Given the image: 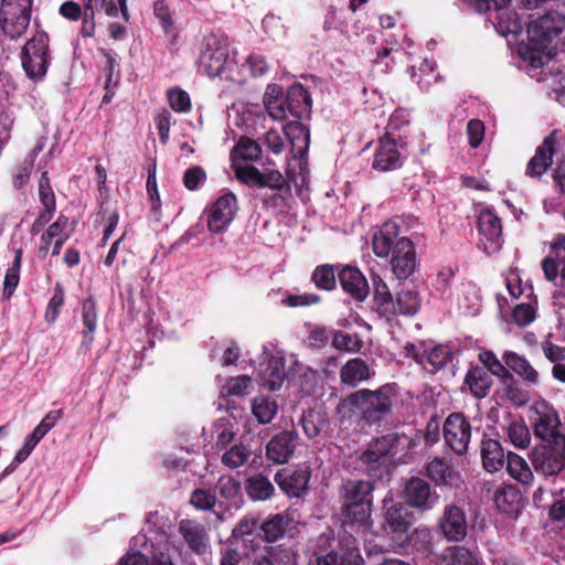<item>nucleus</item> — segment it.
Wrapping results in <instances>:
<instances>
[{
	"label": "nucleus",
	"instance_id": "obj_62",
	"mask_svg": "<svg viewBox=\"0 0 565 565\" xmlns=\"http://www.w3.org/2000/svg\"><path fill=\"white\" fill-rule=\"evenodd\" d=\"M215 497L206 490L198 489L191 495V503L199 510H210L215 504Z\"/></svg>",
	"mask_w": 565,
	"mask_h": 565
},
{
	"label": "nucleus",
	"instance_id": "obj_18",
	"mask_svg": "<svg viewBox=\"0 0 565 565\" xmlns=\"http://www.w3.org/2000/svg\"><path fill=\"white\" fill-rule=\"evenodd\" d=\"M298 434L285 430L275 435L266 446L268 460L277 465L286 463L294 455Z\"/></svg>",
	"mask_w": 565,
	"mask_h": 565
},
{
	"label": "nucleus",
	"instance_id": "obj_24",
	"mask_svg": "<svg viewBox=\"0 0 565 565\" xmlns=\"http://www.w3.org/2000/svg\"><path fill=\"white\" fill-rule=\"evenodd\" d=\"M343 522L347 526L367 531L371 527V503H344Z\"/></svg>",
	"mask_w": 565,
	"mask_h": 565
},
{
	"label": "nucleus",
	"instance_id": "obj_61",
	"mask_svg": "<svg viewBox=\"0 0 565 565\" xmlns=\"http://www.w3.org/2000/svg\"><path fill=\"white\" fill-rule=\"evenodd\" d=\"M63 303H64V295H63L61 287L57 285L53 297L50 299V302L47 305L46 312H45V320L49 323H53L56 320V318L58 316V311H60L61 307L63 306Z\"/></svg>",
	"mask_w": 565,
	"mask_h": 565
},
{
	"label": "nucleus",
	"instance_id": "obj_45",
	"mask_svg": "<svg viewBox=\"0 0 565 565\" xmlns=\"http://www.w3.org/2000/svg\"><path fill=\"white\" fill-rule=\"evenodd\" d=\"M396 310L402 315H415L420 307L418 294L414 290H402L396 296Z\"/></svg>",
	"mask_w": 565,
	"mask_h": 565
},
{
	"label": "nucleus",
	"instance_id": "obj_43",
	"mask_svg": "<svg viewBox=\"0 0 565 565\" xmlns=\"http://www.w3.org/2000/svg\"><path fill=\"white\" fill-rule=\"evenodd\" d=\"M446 565H478V558L463 546H451L445 552Z\"/></svg>",
	"mask_w": 565,
	"mask_h": 565
},
{
	"label": "nucleus",
	"instance_id": "obj_21",
	"mask_svg": "<svg viewBox=\"0 0 565 565\" xmlns=\"http://www.w3.org/2000/svg\"><path fill=\"white\" fill-rule=\"evenodd\" d=\"M179 533L194 553L203 555L210 548L209 536L205 527L191 520H182L179 523Z\"/></svg>",
	"mask_w": 565,
	"mask_h": 565
},
{
	"label": "nucleus",
	"instance_id": "obj_26",
	"mask_svg": "<svg viewBox=\"0 0 565 565\" xmlns=\"http://www.w3.org/2000/svg\"><path fill=\"white\" fill-rule=\"evenodd\" d=\"M287 106L291 117L300 119L309 115L311 99L302 85H292L287 92Z\"/></svg>",
	"mask_w": 565,
	"mask_h": 565
},
{
	"label": "nucleus",
	"instance_id": "obj_1",
	"mask_svg": "<svg viewBox=\"0 0 565 565\" xmlns=\"http://www.w3.org/2000/svg\"><path fill=\"white\" fill-rule=\"evenodd\" d=\"M373 250L379 257L392 254L391 268L398 279L409 277L416 267V257L413 243L399 236L398 225L395 222L385 223L373 236Z\"/></svg>",
	"mask_w": 565,
	"mask_h": 565
},
{
	"label": "nucleus",
	"instance_id": "obj_30",
	"mask_svg": "<svg viewBox=\"0 0 565 565\" xmlns=\"http://www.w3.org/2000/svg\"><path fill=\"white\" fill-rule=\"evenodd\" d=\"M450 359V350L446 345H433L424 350L417 356L418 363L423 365L429 373H435L445 366Z\"/></svg>",
	"mask_w": 565,
	"mask_h": 565
},
{
	"label": "nucleus",
	"instance_id": "obj_33",
	"mask_svg": "<svg viewBox=\"0 0 565 565\" xmlns=\"http://www.w3.org/2000/svg\"><path fill=\"white\" fill-rule=\"evenodd\" d=\"M340 376L344 384L356 386L370 377V369L362 359L355 358L342 366Z\"/></svg>",
	"mask_w": 565,
	"mask_h": 565
},
{
	"label": "nucleus",
	"instance_id": "obj_3",
	"mask_svg": "<svg viewBox=\"0 0 565 565\" xmlns=\"http://www.w3.org/2000/svg\"><path fill=\"white\" fill-rule=\"evenodd\" d=\"M198 63L203 72L211 77L228 72V77L235 79L234 56L226 39L221 35L210 33L203 38Z\"/></svg>",
	"mask_w": 565,
	"mask_h": 565
},
{
	"label": "nucleus",
	"instance_id": "obj_56",
	"mask_svg": "<svg viewBox=\"0 0 565 565\" xmlns=\"http://www.w3.org/2000/svg\"><path fill=\"white\" fill-rule=\"evenodd\" d=\"M286 184L285 177L280 171L275 169L265 168L260 174L259 188H270L274 190H281Z\"/></svg>",
	"mask_w": 565,
	"mask_h": 565
},
{
	"label": "nucleus",
	"instance_id": "obj_63",
	"mask_svg": "<svg viewBox=\"0 0 565 565\" xmlns=\"http://www.w3.org/2000/svg\"><path fill=\"white\" fill-rule=\"evenodd\" d=\"M153 12L159 20L161 28L168 33L173 28V21L170 14L169 7L162 0H159L153 6Z\"/></svg>",
	"mask_w": 565,
	"mask_h": 565
},
{
	"label": "nucleus",
	"instance_id": "obj_55",
	"mask_svg": "<svg viewBox=\"0 0 565 565\" xmlns=\"http://www.w3.org/2000/svg\"><path fill=\"white\" fill-rule=\"evenodd\" d=\"M170 107L178 113H185L191 109V99L186 92L173 88L168 92Z\"/></svg>",
	"mask_w": 565,
	"mask_h": 565
},
{
	"label": "nucleus",
	"instance_id": "obj_57",
	"mask_svg": "<svg viewBox=\"0 0 565 565\" xmlns=\"http://www.w3.org/2000/svg\"><path fill=\"white\" fill-rule=\"evenodd\" d=\"M332 344L338 350H344L349 352L359 351L361 348V341L352 334L338 331L333 334Z\"/></svg>",
	"mask_w": 565,
	"mask_h": 565
},
{
	"label": "nucleus",
	"instance_id": "obj_52",
	"mask_svg": "<svg viewBox=\"0 0 565 565\" xmlns=\"http://www.w3.org/2000/svg\"><path fill=\"white\" fill-rule=\"evenodd\" d=\"M312 280L317 287L331 290L335 286L334 270L329 265H322L315 269Z\"/></svg>",
	"mask_w": 565,
	"mask_h": 565
},
{
	"label": "nucleus",
	"instance_id": "obj_22",
	"mask_svg": "<svg viewBox=\"0 0 565 565\" xmlns=\"http://www.w3.org/2000/svg\"><path fill=\"white\" fill-rule=\"evenodd\" d=\"M339 279L344 291L350 294L355 300L363 301L369 292V284L363 274L355 267L347 266L340 274Z\"/></svg>",
	"mask_w": 565,
	"mask_h": 565
},
{
	"label": "nucleus",
	"instance_id": "obj_51",
	"mask_svg": "<svg viewBox=\"0 0 565 565\" xmlns=\"http://www.w3.org/2000/svg\"><path fill=\"white\" fill-rule=\"evenodd\" d=\"M510 441L519 448H525L530 444L531 435L523 422H512L507 428Z\"/></svg>",
	"mask_w": 565,
	"mask_h": 565
},
{
	"label": "nucleus",
	"instance_id": "obj_50",
	"mask_svg": "<svg viewBox=\"0 0 565 565\" xmlns=\"http://www.w3.org/2000/svg\"><path fill=\"white\" fill-rule=\"evenodd\" d=\"M288 525L287 516L276 514L263 523L262 530L268 541H276L279 539Z\"/></svg>",
	"mask_w": 565,
	"mask_h": 565
},
{
	"label": "nucleus",
	"instance_id": "obj_17",
	"mask_svg": "<svg viewBox=\"0 0 565 565\" xmlns=\"http://www.w3.org/2000/svg\"><path fill=\"white\" fill-rule=\"evenodd\" d=\"M406 503L420 511H429L438 503L439 495L420 478H411L403 491Z\"/></svg>",
	"mask_w": 565,
	"mask_h": 565
},
{
	"label": "nucleus",
	"instance_id": "obj_23",
	"mask_svg": "<svg viewBox=\"0 0 565 565\" xmlns=\"http://www.w3.org/2000/svg\"><path fill=\"white\" fill-rule=\"evenodd\" d=\"M309 476L310 473L307 470H297L294 472L281 470L276 473L275 481L288 497L298 498L305 493Z\"/></svg>",
	"mask_w": 565,
	"mask_h": 565
},
{
	"label": "nucleus",
	"instance_id": "obj_14",
	"mask_svg": "<svg viewBox=\"0 0 565 565\" xmlns=\"http://www.w3.org/2000/svg\"><path fill=\"white\" fill-rule=\"evenodd\" d=\"M299 367L295 354L278 353L270 358L264 371H262L263 384L270 391L279 390L289 374L297 372Z\"/></svg>",
	"mask_w": 565,
	"mask_h": 565
},
{
	"label": "nucleus",
	"instance_id": "obj_60",
	"mask_svg": "<svg viewBox=\"0 0 565 565\" xmlns=\"http://www.w3.org/2000/svg\"><path fill=\"white\" fill-rule=\"evenodd\" d=\"M535 309L529 303L516 306L512 313L513 321L520 327L529 326L535 319Z\"/></svg>",
	"mask_w": 565,
	"mask_h": 565
},
{
	"label": "nucleus",
	"instance_id": "obj_32",
	"mask_svg": "<svg viewBox=\"0 0 565 565\" xmlns=\"http://www.w3.org/2000/svg\"><path fill=\"white\" fill-rule=\"evenodd\" d=\"M373 486L370 481L349 480L342 487L344 503H372L371 492Z\"/></svg>",
	"mask_w": 565,
	"mask_h": 565
},
{
	"label": "nucleus",
	"instance_id": "obj_59",
	"mask_svg": "<svg viewBox=\"0 0 565 565\" xmlns=\"http://www.w3.org/2000/svg\"><path fill=\"white\" fill-rule=\"evenodd\" d=\"M43 437L33 430L24 440L21 449L14 456L15 465L24 462Z\"/></svg>",
	"mask_w": 565,
	"mask_h": 565
},
{
	"label": "nucleus",
	"instance_id": "obj_41",
	"mask_svg": "<svg viewBox=\"0 0 565 565\" xmlns=\"http://www.w3.org/2000/svg\"><path fill=\"white\" fill-rule=\"evenodd\" d=\"M252 412L260 424H268L277 413V405L268 397H256L253 399Z\"/></svg>",
	"mask_w": 565,
	"mask_h": 565
},
{
	"label": "nucleus",
	"instance_id": "obj_53",
	"mask_svg": "<svg viewBox=\"0 0 565 565\" xmlns=\"http://www.w3.org/2000/svg\"><path fill=\"white\" fill-rule=\"evenodd\" d=\"M301 423L305 434L313 438L320 434L324 419L319 412L310 411L302 416Z\"/></svg>",
	"mask_w": 565,
	"mask_h": 565
},
{
	"label": "nucleus",
	"instance_id": "obj_48",
	"mask_svg": "<svg viewBox=\"0 0 565 565\" xmlns=\"http://www.w3.org/2000/svg\"><path fill=\"white\" fill-rule=\"evenodd\" d=\"M252 379L247 375H241L230 379L222 386V396H244L249 392Z\"/></svg>",
	"mask_w": 565,
	"mask_h": 565
},
{
	"label": "nucleus",
	"instance_id": "obj_49",
	"mask_svg": "<svg viewBox=\"0 0 565 565\" xmlns=\"http://www.w3.org/2000/svg\"><path fill=\"white\" fill-rule=\"evenodd\" d=\"M479 361L491 372L494 376L500 379H510L511 373L504 364L495 356L492 351L483 350L479 353Z\"/></svg>",
	"mask_w": 565,
	"mask_h": 565
},
{
	"label": "nucleus",
	"instance_id": "obj_19",
	"mask_svg": "<svg viewBox=\"0 0 565 565\" xmlns=\"http://www.w3.org/2000/svg\"><path fill=\"white\" fill-rule=\"evenodd\" d=\"M402 166V154L395 140L388 135L382 137L375 151L372 167L379 171L395 170Z\"/></svg>",
	"mask_w": 565,
	"mask_h": 565
},
{
	"label": "nucleus",
	"instance_id": "obj_36",
	"mask_svg": "<svg viewBox=\"0 0 565 565\" xmlns=\"http://www.w3.org/2000/svg\"><path fill=\"white\" fill-rule=\"evenodd\" d=\"M507 470L510 477L520 483L530 484L533 480V472L526 460L516 454H508Z\"/></svg>",
	"mask_w": 565,
	"mask_h": 565
},
{
	"label": "nucleus",
	"instance_id": "obj_42",
	"mask_svg": "<svg viewBox=\"0 0 565 565\" xmlns=\"http://www.w3.org/2000/svg\"><path fill=\"white\" fill-rule=\"evenodd\" d=\"M82 318L85 326L84 340L93 342V334L97 328V308L93 299L88 298L83 302Z\"/></svg>",
	"mask_w": 565,
	"mask_h": 565
},
{
	"label": "nucleus",
	"instance_id": "obj_34",
	"mask_svg": "<svg viewBox=\"0 0 565 565\" xmlns=\"http://www.w3.org/2000/svg\"><path fill=\"white\" fill-rule=\"evenodd\" d=\"M426 469L427 476L438 484L455 486L459 482V473L439 458L431 460Z\"/></svg>",
	"mask_w": 565,
	"mask_h": 565
},
{
	"label": "nucleus",
	"instance_id": "obj_58",
	"mask_svg": "<svg viewBox=\"0 0 565 565\" xmlns=\"http://www.w3.org/2000/svg\"><path fill=\"white\" fill-rule=\"evenodd\" d=\"M206 180V173L203 168L195 166L184 172L183 184L190 191H195Z\"/></svg>",
	"mask_w": 565,
	"mask_h": 565
},
{
	"label": "nucleus",
	"instance_id": "obj_29",
	"mask_svg": "<svg viewBox=\"0 0 565 565\" xmlns=\"http://www.w3.org/2000/svg\"><path fill=\"white\" fill-rule=\"evenodd\" d=\"M502 359L505 363V367H508L509 371L512 370L524 381L531 384H536L539 382V373L530 364L525 356L512 351H505L502 355Z\"/></svg>",
	"mask_w": 565,
	"mask_h": 565
},
{
	"label": "nucleus",
	"instance_id": "obj_54",
	"mask_svg": "<svg viewBox=\"0 0 565 565\" xmlns=\"http://www.w3.org/2000/svg\"><path fill=\"white\" fill-rule=\"evenodd\" d=\"M235 177L247 185H257L259 188L262 171L254 166H242L236 162L233 164Z\"/></svg>",
	"mask_w": 565,
	"mask_h": 565
},
{
	"label": "nucleus",
	"instance_id": "obj_13",
	"mask_svg": "<svg viewBox=\"0 0 565 565\" xmlns=\"http://www.w3.org/2000/svg\"><path fill=\"white\" fill-rule=\"evenodd\" d=\"M551 250L555 258L547 256L541 263L544 277L548 281H555L559 277V291L554 292V297L562 296L565 298V234H558L550 244Z\"/></svg>",
	"mask_w": 565,
	"mask_h": 565
},
{
	"label": "nucleus",
	"instance_id": "obj_8",
	"mask_svg": "<svg viewBox=\"0 0 565 565\" xmlns=\"http://www.w3.org/2000/svg\"><path fill=\"white\" fill-rule=\"evenodd\" d=\"M413 514L401 503H392L384 513V531L392 542V547L407 545L408 533L413 525Z\"/></svg>",
	"mask_w": 565,
	"mask_h": 565
},
{
	"label": "nucleus",
	"instance_id": "obj_31",
	"mask_svg": "<svg viewBox=\"0 0 565 565\" xmlns=\"http://www.w3.org/2000/svg\"><path fill=\"white\" fill-rule=\"evenodd\" d=\"M481 458L484 469L489 472L499 471L504 463V452L494 439H486L481 445Z\"/></svg>",
	"mask_w": 565,
	"mask_h": 565
},
{
	"label": "nucleus",
	"instance_id": "obj_2",
	"mask_svg": "<svg viewBox=\"0 0 565 565\" xmlns=\"http://www.w3.org/2000/svg\"><path fill=\"white\" fill-rule=\"evenodd\" d=\"M564 30L565 15L557 11H548L531 21L527 26L529 43L522 52L523 57L533 67L547 63L555 54L552 41Z\"/></svg>",
	"mask_w": 565,
	"mask_h": 565
},
{
	"label": "nucleus",
	"instance_id": "obj_35",
	"mask_svg": "<svg viewBox=\"0 0 565 565\" xmlns=\"http://www.w3.org/2000/svg\"><path fill=\"white\" fill-rule=\"evenodd\" d=\"M465 383L477 398H482L488 394L492 380L482 367L475 366L468 371Z\"/></svg>",
	"mask_w": 565,
	"mask_h": 565
},
{
	"label": "nucleus",
	"instance_id": "obj_64",
	"mask_svg": "<svg viewBox=\"0 0 565 565\" xmlns=\"http://www.w3.org/2000/svg\"><path fill=\"white\" fill-rule=\"evenodd\" d=\"M39 196L44 206H55V195L50 185L47 173L43 172L39 182Z\"/></svg>",
	"mask_w": 565,
	"mask_h": 565
},
{
	"label": "nucleus",
	"instance_id": "obj_7",
	"mask_svg": "<svg viewBox=\"0 0 565 565\" xmlns=\"http://www.w3.org/2000/svg\"><path fill=\"white\" fill-rule=\"evenodd\" d=\"M21 60L30 78H42L50 64L49 36L44 32H36L23 46Z\"/></svg>",
	"mask_w": 565,
	"mask_h": 565
},
{
	"label": "nucleus",
	"instance_id": "obj_11",
	"mask_svg": "<svg viewBox=\"0 0 565 565\" xmlns=\"http://www.w3.org/2000/svg\"><path fill=\"white\" fill-rule=\"evenodd\" d=\"M479 245L487 254L495 253L502 244V225L497 214L488 206H481L477 214Z\"/></svg>",
	"mask_w": 565,
	"mask_h": 565
},
{
	"label": "nucleus",
	"instance_id": "obj_6",
	"mask_svg": "<svg viewBox=\"0 0 565 565\" xmlns=\"http://www.w3.org/2000/svg\"><path fill=\"white\" fill-rule=\"evenodd\" d=\"M32 0H1L0 26L4 35L19 39L28 29Z\"/></svg>",
	"mask_w": 565,
	"mask_h": 565
},
{
	"label": "nucleus",
	"instance_id": "obj_46",
	"mask_svg": "<svg viewBox=\"0 0 565 565\" xmlns=\"http://www.w3.org/2000/svg\"><path fill=\"white\" fill-rule=\"evenodd\" d=\"M262 149L259 145L249 139L242 138L234 149V161L242 159L244 161H256L260 158Z\"/></svg>",
	"mask_w": 565,
	"mask_h": 565
},
{
	"label": "nucleus",
	"instance_id": "obj_10",
	"mask_svg": "<svg viewBox=\"0 0 565 565\" xmlns=\"http://www.w3.org/2000/svg\"><path fill=\"white\" fill-rule=\"evenodd\" d=\"M534 413L533 429L536 437L544 441L565 437L559 433L561 420L556 409L545 399H537L531 406Z\"/></svg>",
	"mask_w": 565,
	"mask_h": 565
},
{
	"label": "nucleus",
	"instance_id": "obj_38",
	"mask_svg": "<svg viewBox=\"0 0 565 565\" xmlns=\"http://www.w3.org/2000/svg\"><path fill=\"white\" fill-rule=\"evenodd\" d=\"M317 565H364L358 547H348L345 553L339 559L335 553H329L324 556H320L317 559Z\"/></svg>",
	"mask_w": 565,
	"mask_h": 565
},
{
	"label": "nucleus",
	"instance_id": "obj_40",
	"mask_svg": "<svg viewBox=\"0 0 565 565\" xmlns=\"http://www.w3.org/2000/svg\"><path fill=\"white\" fill-rule=\"evenodd\" d=\"M21 262H22V249L19 248L15 250L14 259L11 264V266L8 268L6 276H4V282H3V297L9 299L20 280V268H21Z\"/></svg>",
	"mask_w": 565,
	"mask_h": 565
},
{
	"label": "nucleus",
	"instance_id": "obj_25",
	"mask_svg": "<svg viewBox=\"0 0 565 565\" xmlns=\"http://www.w3.org/2000/svg\"><path fill=\"white\" fill-rule=\"evenodd\" d=\"M264 104L269 116L276 120H284L290 116L287 106V97H284V89L277 84L267 86L264 95Z\"/></svg>",
	"mask_w": 565,
	"mask_h": 565
},
{
	"label": "nucleus",
	"instance_id": "obj_28",
	"mask_svg": "<svg viewBox=\"0 0 565 565\" xmlns=\"http://www.w3.org/2000/svg\"><path fill=\"white\" fill-rule=\"evenodd\" d=\"M553 153V139L552 137H547L536 149L534 157L529 161L526 170L527 174L531 177H541L552 164Z\"/></svg>",
	"mask_w": 565,
	"mask_h": 565
},
{
	"label": "nucleus",
	"instance_id": "obj_44",
	"mask_svg": "<svg viewBox=\"0 0 565 565\" xmlns=\"http://www.w3.org/2000/svg\"><path fill=\"white\" fill-rule=\"evenodd\" d=\"M250 457V451L243 445H234L222 455V463L230 469H236L245 465Z\"/></svg>",
	"mask_w": 565,
	"mask_h": 565
},
{
	"label": "nucleus",
	"instance_id": "obj_4",
	"mask_svg": "<svg viewBox=\"0 0 565 565\" xmlns=\"http://www.w3.org/2000/svg\"><path fill=\"white\" fill-rule=\"evenodd\" d=\"M392 406L391 391L388 387H381L376 391L360 390L344 398L338 409L339 412L356 413L366 420H377L386 414Z\"/></svg>",
	"mask_w": 565,
	"mask_h": 565
},
{
	"label": "nucleus",
	"instance_id": "obj_39",
	"mask_svg": "<svg viewBox=\"0 0 565 565\" xmlns=\"http://www.w3.org/2000/svg\"><path fill=\"white\" fill-rule=\"evenodd\" d=\"M246 490L254 500H267L274 493V486L266 477L258 475L248 479Z\"/></svg>",
	"mask_w": 565,
	"mask_h": 565
},
{
	"label": "nucleus",
	"instance_id": "obj_15",
	"mask_svg": "<svg viewBox=\"0 0 565 565\" xmlns=\"http://www.w3.org/2000/svg\"><path fill=\"white\" fill-rule=\"evenodd\" d=\"M73 227L66 216L60 215L57 220L49 225L42 233L39 244V255L44 258L51 253L57 256L63 244L71 237Z\"/></svg>",
	"mask_w": 565,
	"mask_h": 565
},
{
	"label": "nucleus",
	"instance_id": "obj_47",
	"mask_svg": "<svg viewBox=\"0 0 565 565\" xmlns=\"http://www.w3.org/2000/svg\"><path fill=\"white\" fill-rule=\"evenodd\" d=\"M433 533L425 526L411 530L408 533L407 545H412L417 551L430 552L433 543Z\"/></svg>",
	"mask_w": 565,
	"mask_h": 565
},
{
	"label": "nucleus",
	"instance_id": "obj_12",
	"mask_svg": "<svg viewBox=\"0 0 565 565\" xmlns=\"http://www.w3.org/2000/svg\"><path fill=\"white\" fill-rule=\"evenodd\" d=\"M444 439L448 447L458 455L467 452L472 428L469 420L460 413L450 414L443 427Z\"/></svg>",
	"mask_w": 565,
	"mask_h": 565
},
{
	"label": "nucleus",
	"instance_id": "obj_27",
	"mask_svg": "<svg viewBox=\"0 0 565 565\" xmlns=\"http://www.w3.org/2000/svg\"><path fill=\"white\" fill-rule=\"evenodd\" d=\"M493 501L502 513L516 518L520 510L521 495L515 487L505 484L498 488Z\"/></svg>",
	"mask_w": 565,
	"mask_h": 565
},
{
	"label": "nucleus",
	"instance_id": "obj_37",
	"mask_svg": "<svg viewBox=\"0 0 565 565\" xmlns=\"http://www.w3.org/2000/svg\"><path fill=\"white\" fill-rule=\"evenodd\" d=\"M268 65L263 56L250 54L241 66H236L235 81L243 82L247 74L262 76L267 72Z\"/></svg>",
	"mask_w": 565,
	"mask_h": 565
},
{
	"label": "nucleus",
	"instance_id": "obj_20",
	"mask_svg": "<svg viewBox=\"0 0 565 565\" xmlns=\"http://www.w3.org/2000/svg\"><path fill=\"white\" fill-rule=\"evenodd\" d=\"M439 526L448 540L461 541L467 534V521L463 511L456 505L446 507Z\"/></svg>",
	"mask_w": 565,
	"mask_h": 565
},
{
	"label": "nucleus",
	"instance_id": "obj_5",
	"mask_svg": "<svg viewBox=\"0 0 565 565\" xmlns=\"http://www.w3.org/2000/svg\"><path fill=\"white\" fill-rule=\"evenodd\" d=\"M531 462L544 477H555L565 469V437L545 441L533 448Z\"/></svg>",
	"mask_w": 565,
	"mask_h": 565
},
{
	"label": "nucleus",
	"instance_id": "obj_9",
	"mask_svg": "<svg viewBox=\"0 0 565 565\" xmlns=\"http://www.w3.org/2000/svg\"><path fill=\"white\" fill-rule=\"evenodd\" d=\"M237 210V199L233 193L221 195L205 211L207 230L213 234L224 233L234 221Z\"/></svg>",
	"mask_w": 565,
	"mask_h": 565
},
{
	"label": "nucleus",
	"instance_id": "obj_16",
	"mask_svg": "<svg viewBox=\"0 0 565 565\" xmlns=\"http://www.w3.org/2000/svg\"><path fill=\"white\" fill-rule=\"evenodd\" d=\"M409 445L411 440L407 436L388 434L370 443L367 448L360 456V459L364 465L371 466L380 462L388 455H396L399 447L404 448Z\"/></svg>",
	"mask_w": 565,
	"mask_h": 565
}]
</instances>
